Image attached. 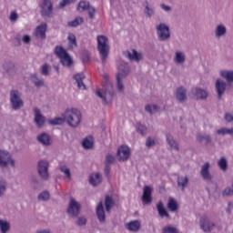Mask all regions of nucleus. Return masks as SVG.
Instances as JSON below:
<instances>
[{
    "mask_svg": "<svg viewBox=\"0 0 233 233\" xmlns=\"http://www.w3.org/2000/svg\"><path fill=\"white\" fill-rule=\"evenodd\" d=\"M116 156L118 157V161H128V157H130V147L127 146H121L118 147Z\"/></svg>",
    "mask_w": 233,
    "mask_h": 233,
    "instance_id": "4468645a",
    "label": "nucleus"
},
{
    "mask_svg": "<svg viewBox=\"0 0 233 233\" xmlns=\"http://www.w3.org/2000/svg\"><path fill=\"white\" fill-rule=\"evenodd\" d=\"M225 35H227V26L223 24L217 25L215 28V36L219 39L220 37H225Z\"/></svg>",
    "mask_w": 233,
    "mask_h": 233,
    "instance_id": "393cba45",
    "label": "nucleus"
},
{
    "mask_svg": "<svg viewBox=\"0 0 233 233\" xmlns=\"http://www.w3.org/2000/svg\"><path fill=\"white\" fill-rule=\"evenodd\" d=\"M154 145H156V140H154L152 137H147L146 140V147L150 148V147H154Z\"/></svg>",
    "mask_w": 233,
    "mask_h": 233,
    "instance_id": "4d7b16f0",
    "label": "nucleus"
},
{
    "mask_svg": "<svg viewBox=\"0 0 233 233\" xmlns=\"http://www.w3.org/2000/svg\"><path fill=\"white\" fill-rule=\"evenodd\" d=\"M137 132H138V134H141V136H146L147 135V126L138 123L137 124Z\"/></svg>",
    "mask_w": 233,
    "mask_h": 233,
    "instance_id": "de8ad7c7",
    "label": "nucleus"
},
{
    "mask_svg": "<svg viewBox=\"0 0 233 233\" xmlns=\"http://www.w3.org/2000/svg\"><path fill=\"white\" fill-rule=\"evenodd\" d=\"M74 79L77 85V88L79 90H86V86L83 82V79H85V75L83 73H78L74 76Z\"/></svg>",
    "mask_w": 233,
    "mask_h": 233,
    "instance_id": "412c9836",
    "label": "nucleus"
},
{
    "mask_svg": "<svg viewBox=\"0 0 233 233\" xmlns=\"http://www.w3.org/2000/svg\"><path fill=\"white\" fill-rule=\"evenodd\" d=\"M77 10L78 12H85L87 10L90 19H94L96 15V7L90 5V2L86 0H82L78 3Z\"/></svg>",
    "mask_w": 233,
    "mask_h": 233,
    "instance_id": "9b49d317",
    "label": "nucleus"
},
{
    "mask_svg": "<svg viewBox=\"0 0 233 233\" xmlns=\"http://www.w3.org/2000/svg\"><path fill=\"white\" fill-rule=\"evenodd\" d=\"M8 165L13 168L15 167V160L8 151L0 150V168H6Z\"/></svg>",
    "mask_w": 233,
    "mask_h": 233,
    "instance_id": "6e6552de",
    "label": "nucleus"
},
{
    "mask_svg": "<svg viewBox=\"0 0 233 233\" xmlns=\"http://www.w3.org/2000/svg\"><path fill=\"white\" fill-rule=\"evenodd\" d=\"M67 39L69 41V46L71 48H76V46H77V42L76 40V35L69 34Z\"/></svg>",
    "mask_w": 233,
    "mask_h": 233,
    "instance_id": "49530a36",
    "label": "nucleus"
},
{
    "mask_svg": "<svg viewBox=\"0 0 233 233\" xmlns=\"http://www.w3.org/2000/svg\"><path fill=\"white\" fill-rule=\"evenodd\" d=\"M218 136H233V128L220 127L216 130Z\"/></svg>",
    "mask_w": 233,
    "mask_h": 233,
    "instance_id": "f704fd0d",
    "label": "nucleus"
},
{
    "mask_svg": "<svg viewBox=\"0 0 233 233\" xmlns=\"http://www.w3.org/2000/svg\"><path fill=\"white\" fill-rule=\"evenodd\" d=\"M220 76L227 83H233V71H221Z\"/></svg>",
    "mask_w": 233,
    "mask_h": 233,
    "instance_id": "e433bc0d",
    "label": "nucleus"
},
{
    "mask_svg": "<svg viewBox=\"0 0 233 233\" xmlns=\"http://www.w3.org/2000/svg\"><path fill=\"white\" fill-rule=\"evenodd\" d=\"M10 232V223L5 219L0 218V233Z\"/></svg>",
    "mask_w": 233,
    "mask_h": 233,
    "instance_id": "c9c22d12",
    "label": "nucleus"
},
{
    "mask_svg": "<svg viewBox=\"0 0 233 233\" xmlns=\"http://www.w3.org/2000/svg\"><path fill=\"white\" fill-rule=\"evenodd\" d=\"M40 14L44 19L46 17H52V14H54V4L52 0H43L40 4Z\"/></svg>",
    "mask_w": 233,
    "mask_h": 233,
    "instance_id": "9d476101",
    "label": "nucleus"
},
{
    "mask_svg": "<svg viewBox=\"0 0 233 233\" xmlns=\"http://www.w3.org/2000/svg\"><path fill=\"white\" fill-rule=\"evenodd\" d=\"M38 201H48L50 199V193L48 191L41 192L37 197Z\"/></svg>",
    "mask_w": 233,
    "mask_h": 233,
    "instance_id": "c03bdc74",
    "label": "nucleus"
},
{
    "mask_svg": "<svg viewBox=\"0 0 233 233\" xmlns=\"http://www.w3.org/2000/svg\"><path fill=\"white\" fill-rule=\"evenodd\" d=\"M200 176L205 181H212V175H210V163L206 162L200 169Z\"/></svg>",
    "mask_w": 233,
    "mask_h": 233,
    "instance_id": "dca6fc26",
    "label": "nucleus"
},
{
    "mask_svg": "<svg viewBox=\"0 0 233 233\" xmlns=\"http://www.w3.org/2000/svg\"><path fill=\"white\" fill-rule=\"evenodd\" d=\"M32 82L36 86H45V81L43 79H40L35 74L32 75L31 76Z\"/></svg>",
    "mask_w": 233,
    "mask_h": 233,
    "instance_id": "ea45409f",
    "label": "nucleus"
},
{
    "mask_svg": "<svg viewBox=\"0 0 233 233\" xmlns=\"http://www.w3.org/2000/svg\"><path fill=\"white\" fill-rule=\"evenodd\" d=\"M55 54L59 57L60 63L63 65V66H72V57H70V55L66 53V50L63 48L62 46H56L55 48Z\"/></svg>",
    "mask_w": 233,
    "mask_h": 233,
    "instance_id": "39448f33",
    "label": "nucleus"
},
{
    "mask_svg": "<svg viewBox=\"0 0 233 233\" xmlns=\"http://www.w3.org/2000/svg\"><path fill=\"white\" fill-rule=\"evenodd\" d=\"M157 210L158 212V216L161 218H167V219H170V214L165 209V206L163 205V202H158L157 205Z\"/></svg>",
    "mask_w": 233,
    "mask_h": 233,
    "instance_id": "c85d7f7f",
    "label": "nucleus"
},
{
    "mask_svg": "<svg viewBox=\"0 0 233 233\" xmlns=\"http://www.w3.org/2000/svg\"><path fill=\"white\" fill-rule=\"evenodd\" d=\"M103 86V89H97L96 94L102 99L104 105H110L114 100V85H112V82L106 80Z\"/></svg>",
    "mask_w": 233,
    "mask_h": 233,
    "instance_id": "7ed1b4c3",
    "label": "nucleus"
},
{
    "mask_svg": "<svg viewBox=\"0 0 233 233\" xmlns=\"http://www.w3.org/2000/svg\"><path fill=\"white\" fill-rule=\"evenodd\" d=\"M187 57L185 56V53L181 51H177L175 53L174 61L177 65H183L185 63Z\"/></svg>",
    "mask_w": 233,
    "mask_h": 233,
    "instance_id": "7c9ffc66",
    "label": "nucleus"
},
{
    "mask_svg": "<svg viewBox=\"0 0 233 233\" xmlns=\"http://www.w3.org/2000/svg\"><path fill=\"white\" fill-rule=\"evenodd\" d=\"M35 37L40 41L46 39V24H42L35 28Z\"/></svg>",
    "mask_w": 233,
    "mask_h": 233,
    "instance_id": "f3484780",
    "label": "nucleus"
},
{
    "mask_svg": "<svg viewBox=\"0 0 233 233\" xmlns=\"http://www.w3.org/2000/svg\"><path fill=\"white\" fill-rule=\"evenodd\" d=\"M96 43L101 62L105 65L108 59V54H110V42L108 41V37L99 35L96 36Z\"/></svg>",
    "mask_w": 233,
    "mask_h": 233,
    "instance_id": "f03ea898",
    "label": "nucleus"
},
{
    "mask_svg": "<svg viewBox=\"0 0 233 233\" xmlns=\"http://www.w3.org/2000/svg\"><path fill=\"white\" fill-rule=\"evenodd\" d=\"M10 21H17V13L12 12L9 16Z\"/></svg>",
    "mask_w": 233,
    "mask_h": 233,
    "instance_id": "69168bd1",
    "label": "nucleus"
},
{
    "mask_svg": "<svg viewBox=\"0 0 233 233\" xmlns=\"http://www.w3.org/2000/svg\"><path fill=\"white\" fill-rule=\"evenodd\" d=\"M144 13L146 14L147 17H152L156 12L154 11L153 7H149L148 4L146 5Z\"/></svg>",
    "mask_w": 233,
    "mask_h": 233,
    "instance_id": "8fccbe9b",
    "label": "nucleus"
},
{
    "mask_svg": "<svg viewBox=\"0 0 233 233\" xmlns=\"http://www.w3.org/2000/svg\"><path fill=\"white\" fill-rule=\"evenodd\" d=\"M82 147L86 148V150H88L94 147V138L92 137H86L82 141Z\"/></svg>",
    "mask_w": 233,
    "mask_h": 233,
    "instance_id": "72a5a7b5",
    "label": "nucleus"
},
{
    "mask_svg": "<svg viewBox=\"0 0 233 233\" xmlns=\"http://www.w3.org/2000/svg\"><path fill=\"white\" fill-rule=\"evenodd\" d=\"M65 116L63 117H55L51 120H49L50 125H63L65 123Z\"/></svg>",
    "mask_w": 233,
    "mask_h": 233,
    "instance_id": "09e8293b",
    "label": "nucleus"
},
{
    "mask_svg": "<svg viewBox=\"0 0 233 233\" xmlns=\"http://www.w3.org/2000/svg\"><path fill=\"white\" fill-rule=\"evenodd\" d=\"M166 139H167V144L173 150H177V151L179 150V145H177V142H176V140L174 139V137H172V135L166 134Z\"/></svg>",
    "mask_w": 233,
    "mask_h": 233,
    "instance_id": "c756f323",
    "label": "nucleus"
},
{
    "mask_svg": "<svg viewBox=\"0 0 233 233\" xmlns=\"http://www.w3.org/2000/svg\"><path fill=\"white\" fill-rule=\"evenodd\" d=\"M35 112V123H36L37 127H41L45 125V116L41 114V110L35 107L34 109Z\"/></svg>",
    "mask_w": 233,
    "mask_h": 233,
    "instance_id": "5701e85b",
    "label": "nucleus"
},
{
    "mask_svg": "<svg viewBox=\"0 0 233 233\" xmlns=\"http://www.w3.org/2000/svg\"><path fill=\"white\" fill-rule=\"evenodd\" d=\"M22 41L23 43H25V45H29L30 44V41H31V38H30V35H25L22 38Z\"/></svg>",
    "mask_w": 233,
    "mask_h": 233,
    "instance_id": "e2e57ef3",
    "label": "nucleus"
},
{
    "mask_svg": "<svg viewBox=\"0 0 233 233\" xmlns=\"http://www.w3.org/2000/svg\"><path fill=\"white\" fill-rule=\"evenodd\" d=\"M31 185H32L33 188H37V185H39V180L37 179V177L32 178Z\"/></svg>",
    "mask_w": 233,
    "mask_h": 233,
    "instance_id": "052dcab7",
    "label": "nucleus"
},
{
    "mask_svg": "<svg viewBox=\"0 0 233 233\" xmlns=\"http://www.w3.org/2000/svg\"><path fill=\"white\" fill-rule=\"evenodd\" d=\"M162 233H179V231L175 227L167 226L163 228Z\"/></svg>",
    "mask_w": 233,
    "mask_h": 233,
    "instance_id": "603ef678",
    "label": "nucleus"
},
{
    "mask_svg": "<svg viewBox=\"0 0 233 233\" xmlns=\"http://www.w3.org/2000/svg\"><path fill=\"white\" fill-rule=\"evenodd\" d=\"M145 110L149 114H156V112L159 111V106L157 105H147L146 106Z\"/></svg>",
    "mask_w": 233,
    "mask_h": 233,
    "instance_id": "37998d69",
    "label": "nucleus"
},
{
    "mask_svg": "<svg viewBox=\"0 0 233 233\" xmlns=\"http://www.w3.org/2000/svg\"><path fill=\"white\" fill-rule=\"evenodd\" d=\"M160 8H162V10H164L165 12H172V7L165 4H161Z\"/></svg>",
    "mask_w": 233,
    "mask_h": 233,
    "instance_id": "680f3d73",
    "label": "nucleus"
},
{
    "mask_svg": "<svg viewBox=\"0 0 233 233\" xmlns=\"http://www.w3.org/2000/svg\"><path fill=\"white\" fill-rule=\"evenodd\" d=\"M82 23H83V17L78 16L75 20L69 22L68 25L76 27V26H79V25H81Z\"/></svg>",
    "mask_w": 233,
    "mask_h": 233,
    "instance_id": "3c124183",
    "label": "nucleus"
},
{
    "mask_svg": "<svg viewBox=\"0 0 233 233\" xmlns=\"http://www.w3.org/2000/svg\"><path fill=\"white\" fill-rule=\"evenodd\" d=\"M81 209V205L76 199L70 198L69 205L67 208V213L69 216H72V218H76L79 216V210Z\"/></svg>",
    "mask_w": 233,
    "mask_h": 233,
    "instance_id": "f8f14e48",
    "label": "nucleus"
},
{
    "mask_svg": "<svg viewBox=\"0 0 233 233\" xmlns=\"http://www.w3.org/2000/svg\"><path fill=\"white\" fill-rule=\"evenodd\" d=\"M74 3H76V0H62L59 3V8H65V6H68L70 5H73Z\"/></svg>",
    "mask_w": 233,
    "mask_h": 233,
    "instance_id": "5fc2aeb1",
    "label": "nucleus"
},
{
    "mask_svg": "<svg viewBox=\"0 0 233 233\" xmlns=\"http://www.w3.org/2000/svg\"><path fill=\"white\" fill-rule=\"evenodd\" d=\"M50 65L48 64H44L41 67H40V74L42 76H45L46 77L50 76Z\"/></svg>",
    "mask_w": 233,
    "mask_h": 233,
    "instance_id": "58836bf2",
    "label": "nucleus"
},
{
    "mask_svg": "<svg viewBox=\"0 0 233 233\" xmlns=\"http://www.w3.org/2000/svg\"><path fill=\"white\" fill-rule=\"evenodd\" d=\"M5 192H6V181L0 180V198L5 196Z\"/></svg>",
    "mask_w": 233,
    "mask_h": 233,
    "instance_id": "864d4df0",
    "label": "nucleus"
},
{
    "mask_svg": "<svg viewBox=\"0 0 233 233\" xmlns=\"http://www.w3.org/2000/svg\"><path fill=\"white\" fill-rule=\"evenodd\" d=\"M101 181H103V178L99 173L91 174L89 176V183L93 187H97V185L101 184Z\"/></svg>",
    "mask_w": 233,
    "mask_h": 233,
    "instance_id": "bb28decb",
    "label": "nucleus"
},
{
    "mask_svg": "<svg viewBox=\"0 0 233 233\" xmlns=\"http://www.w3.org/2000/svg\"><path fill=\"white\" fill-rule=\"evenodd\" d=\"M106 211L110 212L112 207H114V200L110 197H106L105 200Z\"/></svg>",
    "mask_w": 233,
    "mask_h": 233,
    "instance_id": "79ce46f5",
    "label": "nucleus"
},
{
    "mask_svg": "<svg viewBox=\"0 0 233 233\" xmlns=\"http://www.w3.org/2000/svg\"><path fill=\"white\" fill-rule=\"evenodd\" d=\"M218 165L220 169H222L223 171L227 170V168H228V163L227 162V158L225 157H221L218 162Z\"/></svg>",
    "mask_w": 233,
    "mask_h": 233,
    "instance_id": "a18cd8bd",
    "label": "nucleus"
},
{
    "mask_svg": "<svg viewBox=\"0 0 233 233\" xmlns=\"http://www.w3.org/2000/svg\"><path fill=\"white\" fill-rule=\"evenodd\" d=\"M232 208H233V204H232V202H228V208H227V212H228V214H231V213H232Z\"/></svg>",
    "mask_w": 233,
    "mask_h": 233,
    "instance_id": "338daca9",
    "label": "nucleus"
},
{
    "mask_svg": "<svg viewBox=\"0 0 233 233\" xmlns=\"http://www.w3.org/2000/svg\"><path fill=\"white\" fill-rule=\"evenodd\" d=\"M96 216L98 221L101 223H105L106 221V215H105V208H103V202H100L96 207Z\"/></svg>",
    "mask_w": 233,
    "mask_h": 233,
    "instance_id": "a878e982",
    "label": "nucleus"
},
{
    "mask_svg": "<svg viewBox=\"0 0 233 233\" xmlns=\"http://www.w3.org/2000/svg\"><path fill=\"white\" fill-rule=\"evenodd\" d=\"M10 103L13 110H21L23 108L25 102H23L18 90L10 91Z\"/></svg>",
    "mask_w": 233,
    "mask_h": 233,
    "instance_id": "423d86ee",
    "label": "nucleus"
},
{
    "mask_svg": "<svg viewBox=\"0 0 233 233\" xmlns=\"http://www.w3.org/2000/svg\"><path fill=\"white\" fill-rule=\"evenodd\" d=\"M197 140L199 141L200 143H212V137L207 134V133H198L197 135Z\"/></svg>",
    "mask_w": 233,
    "mask_h": 233,
    "instance_id": "2f4dec72",
    "label": "nucleus"
},
{
    "mask_svg": "<svg viewBox=\"0 0 233 233\" xmlns=\"http://www.w3.org/2000/svg\"><path fill=\"white\" fill-rule=\"evenodd\" d=\"M124 55L127 57V59H129V61H136V63H139V61L143 59V54L134 49L132 52H125Z\"/></svg>",
    "mask_w": 233,
    "mask_h": 233,
    "instance_id": "6ab92c4d",
    "label": "nucleus"
},
{
    "mask_svg": "<svg viewBox=\"0 0 233 233\" xmlns=\"http://www.w3.org/2000/svg\"><path fill=\"white\" fill-rule=\"evenodd\" d=\"M199 223L203 232H211L212 228H214V222L210 221V218L207 216L201 217Z\"/></svg>",
    "mask_w": 233,
    "mask_h": 233,
    "instance_id": "ddd939ff",
    "label": "nucleus"
},
{
    "mask_svg": "<svg viewBox=\"0 0 233 233\" xmlns=\"http://www.w3.org/2000/svg\"><path fill=\"white\" fill-rule=\"evenodd\" d=\"M156 28L158 41H168L170 39V27L167 24L161 23Z\"/></svg>",
    "mask_w": 233,
    "mask_h": 233,
    "instance_id": "1a4fd4ad",
    "label": "nucleus"
},
{
    "mask_svg": "<svg viewBox=\"0 0 233 233\" xmlns=\"http://www.w3.org/2000/svg\"><path fill=\"white\" fill-rule=\"evenodd\" d=\"M50 167V163L46 160H40L37 164L38 176L43 181H48L50 179V173H48V168Z\"/></svg>",
    "mask_w": 233,
    "mask_h": 233,
    "instance_id": "0eeeda50",
    "label": "nucleus"
},
{
    "mask_svg": "<svg viewBox=\"0 0 233 233\" xmlns=\"http://www.w3.org/2000/svg\"><path fill=\"white\" fill-rule=\"evenodd\" d=\"M116 161V157L112 154H107L106 156V165H112Z\"/></svg>",
    "mask_w": 233,
    "mask_h": 233,
    "instance_id": "6e6d98bb",
    "label": "nucleus"
},
{
    "mask_svg": "<svg viewBox=\"0 0 233 233\" xmlns=\"http://www.w3.org/2000/svg\"><path fill=\"white\" fill-rule=\"evenodd\" d=\"M215 88L217 90L218 99H221L223 94H225V91L227 90V82L219 78L217 79L215 83Z\"/></svg>",
    "mask_w": 233,
    "mask_h": 233,
    "instance_id": "2eb2a0df",
    "label": "nucleus"
},
{
    "mask_svg": "<svg viewBox=\"0 0 233 233\" xmlns=\"http://www.w3.org/2000/svg\"><path fill=\"white\" fill-rule=\"evenodd\" d=\"M59 170L62 172V174H65L66 177L67 179H70L72 177V174L70 173V169L66 165H60Z\"/></svg>",
    "mask_w": 233,
    "mask_h": 233,
    "instance_id": "a19ab883",
    "label": "nucleus"
},
{
    "mask_svg": "<svg viewBox=\"0 0 233 233\" xmlns=\"http://www.w3.org/2000/svg\"><path fill=\"white\" fill-rule=\"evenodd\" d=\"M176 99L179 103H185L187 101V89L184 86L177 87L175 92Z\"/></svg>",
    "mask_w": 233,
    "mask_h": 233,
    "instance_id": "aec40b11",
    "label": "nucleus"
},
{
    "mask_svg": "<svg viewBox=\"0 0 233 233\" xmlns=\"http://www.w3.org/2000/svg\"><path fill=\"white\" fill-rule=\"evenodd\" d=\"M36 139L38 143H40L41 145H44V147L50 146V136H48V134L46 133H42L38 135Z\"/></svg>",
    "mask_w": 233,
    "mask_h": 233,
    "instance_id": "cd10ccee",
    "label": "nucleus"
},
{
    "mask_svg": "<svg viewBox=\"0 0 233 233\" xmlns=\"http://www.w3.org/2000/svg\"><path fill=\"white\" fill-rule=\"evenodd\" d=\"M109 164H106V168H105V172L106 174H108V172H110V166H108Z\"/></svg>",
    "mask_w": 233,
    "mask_h": 233,
    "instance_id": "774afa93",
    "label": "nucleus"
},
{
    "mask_svg": "<svg viewBox=\"0 0 233 233\" xmlns=\"http://www.w3.org/2000/svg\"><path fill=\"white\" fill-rule=\"evenodd\" d=\"M177 183V187L181 188V190H185L188 185V177H178Z\"/></svg>",
    "mask_w": 233,
    "mask_h": 233,
    "instance_id": "473e14b6",
    "label": "nucleus"
},
{
    "mask_svg": "<svg viewBox=\"0 0 233 233\" xmlns=\"http://www.w3.org/2000/svg\"><path fill=\"white\" fill-rule=\"evenodd\" d=\"M192 93L197 99H207L208 97V91L199 87H196Z\"/></svg>",
    "mask_w": 233,
    "mask_h": 233,
    "instance_id": "4be33fe9",
    "label": "nucleus"
},
{
    "mask_svg": "<svg viewBox=\"0 0 233 233\" xmlns=\"http://www.w3.org/2000/svg\"><path fill=\"white\" fill-rule=\"evenodd\" d=\"M167 208L170 210V212H177V202L176 199L170 198L167 202Z\"/></svg>",
    "mask_w": 233,
    "mask_h": 233,
    "instance_id": "4c0bfd02",
    "label": "nucleus"
},
{
    "mask_svg": "<svg viewBox=\"0 0 233 233\" xmlns=\"http://www.w3.org/2000/svg\"><path fill=\"white\" fill-rule=\"evenodd\" d=\"M233 194V188L231 187H226L223 191H222V196L227 197V196H232Z\"/></svg>",
    "mask_w": 233,
    "mask_h": 233,
    "instance_id": "13d9d810",
    "label": "nucleus"
},
{
    "mask_svg": "<svg viewBox=\"0 0 233 233\" xmlns=\"http://www.w3.org/2000/svg\"><path fill=\"white\" fill-rule=\"evenodd\" d=\"M142 201L144 205H150L152 203V187L146 186L143 189Z\"/></svg>",
    "mask_w": 233,
    "mask_h": 233,
    "instance_id": "a211bd4d",
    "label": "nucleus"
},
{
    "mask_svg": "<svg viewBox=\"0 0 233 233\" xmlns=\"http://www.w3.org/2000/svg\"><path fill=\"white\" fill-rule=\"evenodd\" d=\"M126 228L130 232H137L141 228V222L139 220H132L126 224Z\"/></svg>",
    "mask_w": 233,
    "mask_h": 233,
    "instance_id": "b1692460",
    "label": "nucleus"
},
{
    "mask_svg": "<svg viewBox=\"0 0 233 233\" xmlns=\"http://www.w3.org/2000/svg\"><path fill=\"white\" fill-rule=\"evenodd\" d=\"M76 224L79 225V227H83V225H86V218L83 217L78 218Z\"/></svg>",
    "mask_w": 233,
    "mask_h": 233,
    "instance_id": "bf43d9fd",
    "label": "nucleus"
},
{
    "mask_svg": "<svg viewBox=\"0 0 233 233\" xmlns=\"http://www.w3.org/2000/svg\"><path fill=\"white\" fill-rule=\"evenodd\" d=\"M225 120H226L228 123H231V121H233V115L227 113V114L225 115Z\"/></svg>",
    "mask_w": 233,
    "mask_h": 233,
    "instance_id": "0e129e2a",
    "label": "nucleus"
},
{
    "mask_svg": "<svg viewBox=\"0 0 233 233\" xmlns=\"http://www.w3.org/2000/svg\"><path fill=\"white\" fill-rule=\"evenodd\" d=\"M130 74V66L127 62H121L118 66V73L116 74V88L118 92L125 90V85H123V78L127 77Z\"/></svg>",
    "mask_w": 233,
    "mask_h": 233,
    "instance_id": "20e7f679",
    "label": "nucleus"
},
{
    "mask_svg": "<svg viewBox=\"0 0 233 233\" xmlns=\"http://www.w3.org/2000/svg\"><path fill=\"white\" fill-rule=\"evenodd\" d=\"M62 117H64L68 127H71V128H77V127L81 125L83 115L79 109L70 107L66 109V111L62 114Z\"/></svg>",
    "mask_w": 233,
    "mask_h": 233,
    "instance_id": "f257e3e1",
    "label": "nucleus"
}]
</instances>
